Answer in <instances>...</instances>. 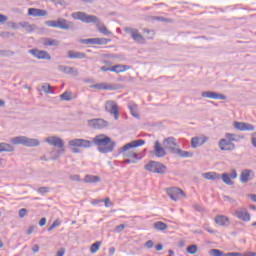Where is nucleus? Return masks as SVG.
I'll list each match as a JSON object with an SVG mask.
<instances>
[{"mask_svg":"<svg viewBox=\"0 0 256 256\" xmlns=\"http://www.w3.org/2000/svg\"><path fill=\"white\" fill-rule=\"evenodd\" d=\"M255 177V174L252 170L245 169L240 174V183H247L248 181H251Z\"/></svg>","mask_w":256,"mask_h":256,"instance_id":"6ab92c4d","label":"nucleus"},{"mask_svg":"<svg viewBox=\"0 0 256 256\" xmlns=\"http://www.w3.org/2000/svg\"><path fill=\"white\" fill-rule=\"evenodd\" d=\"M144 143L145 140L143 139L131 141L130 143H127L123 147H121L119 149V153L120 155H123V157L139 160V153L135 152V149L136 147L143 146Z\"/></svg>","mask_w":256,"mask_h":256,"instance_id":"f03ea898","label":"nucleus"},{"mask_svg":"<svg viewBox=\"0 0 256 256\" xmlns=\"http://www.w3.org/2000/svg\"><path fill=\"white\" fill-rule=\"evenodd\" d=\"M230 178L232 179H237V170L232 169L229 175Z\"/></svg>","mask_w":256,"mask_h":256,"instance_id":"4d7b16f0","label":"nucleus"},{"mask_svg":"<svg viewBox=\"0 0 256 256\" xmlns=\"http://www.w3.org/2000/svg\"><path fill=\"white\" fill-rule=\"evenodd\" d=\"M80 43L84 45H95V38L81 39Z\"/></svg>","mask_w":256,"mask_h":256,"instance_id":"c03bdc74","label":"nucleus"},{"mask_svg":"<svg viewBox=\"0 0 256 256\" xmlns=\"http://www.w3.org/2000/svg\"><path fill=\"white\" fill-rule=\"evenodd\" d=\"M209 138L207 137H193L191 139V147L193 149H197V147H201V145H205V143H207V140Z\"/></svg>","mask_w":256,"mask_h":256,"instance_id":"4be33fe9","label":"nucleus"},{"mask_svg":"<svg viewBox=\"0 0 256 256\" xmlns=\"http://www.w3.org/2000/svg\"><path fill=\"white\" fill-rule=\"evenodd\" d=\"M88 127L92 129H105L109 127V122L102 118H95L87 121Z\"/></svg>","mask_w":256,"mask_h":256,"instance_id":"6e6552de","label":"nucleus"},{"mask_svg":"<svg viewBox=\"0 0 256 256\" xmlns=\"http://www.w3.org/2000/svg\"><path fill=\"white\" fill-rule=\"evenodd\" d=\"M100 70H102V71H104V72L111 71V67L102 66V67L100 68Z\"/></svg>","mask_w":256,"mask_h":256,"instance_id":"774afa93","label":"nucleus"},{"mask_svg":"<svg viewBox=\"0 0 256 256\" xmlns=\"http://www.w3.org/2000/svg\"><path fill=\"white\" fill-rule=\"evenodd\" d=\"M68 59H87V54L73 50L68 51Z\"/></svg>","mask_w":256,"mask_h":256,"instance_id":"393cba45","label":"nucleus"},{"mask_svg":"<svg viewBox=\"0 0 256 256\" xmlns=\"http://www.w3.org/2000/svg\"><path fill=\"white\" fill-rule=\"evenodd\" d=\"M201 97L204 99H220V101H225L227 99L226 95L214 91H204L201 93Z\"/></svg>","mask_w":256,"mask_h":256,"instance_id":"9b49d317","label":"nucleus"},{"mask_svg":"<svg viewBox=\"0 0 256 256\" xmlns=\"http://www.w3.org/2000/svg\"><path fill=\"white\" fill-rule=\"evenodd\" d=\"M42 44L45 45V47H59V40L44 38Z\"/></svg>","mask_w":256,"mask_h":256,"instance_id":"cd10ccee","label":"nucleus"},{"mask_svg":"<svg viewBox=\"0 0 256 256\" xmlns=\"http://www.w3.org/2000/svg\"><path fill=\"white\" fill-rule=\"evenodd\" d=\"M13 145H24V147H39L40 142L35 138H28L26 136H17L11 139Z\"/></svg>","mask_w":256,"mask_h":256,"instance_id":"7ed1b4c3","label":"nucleus"},{"mask_svg":"<svg viewBox=\"0 0 256 256\" xmlns=\"http://www.w3.org/2000/svg\"><path fill=\"white\" fill-rule=\"evenodd\" d=\"M91 89H98L103 91H115L117 87L113 84H107V83H97L90 86Z\"/></svg>","mask_w":256,"mask_h":256,"instance_id":"f3484780","label":"nucleus"},{"mask_svg":"<svg viewBox=\"0 0 256 256\" xmlns=\"http://www.w3.org/2000/svg\"><path fill=\"white\" fill-rule=\"evenodd\" d=\"M99 249H101V241H97L91 245L90 253L95 254Z\"/></svg>","mask_w":256,"mask_h":256,"instance_id":"58836bf2","label":"nucleus"},{"mask_svg":"<svg viewBox=\"0 0 256 256\" xmlns=\"http://www.w3.org/2000/svg\"><path fill=\"white\" fill-rule=\"evenodd\" d=\"M15 151V148H13V146L11 144L8 143H0V153L3 152H7V153H11Z\"/></svg>","mask_w":256,"mask_h":256,"instance_id":"7c9ffc66","label":"nucleus"},{"mask_svg":"<svg viewBox=\"0 0 256 256\" xmlns=\"http://www.w3.org/2000/svg\"><path fill=\"white\" fill-rule=\"evenodd\" d=\"M96 27H98L99 33H102L103 35H111V31H109L107 29V26L101 23V21H99L98 24H96Z\"/></svg>","mask_w":256,"mask_h":256,"instance_id":"2f4dec72","label":"nucleus"},{"mask_svg":"<svg viewBox=\"0 0 256 256\" xmlns=\"http://www.w3.org/2000/svg\"><path fill=\"white\" fill-rule=\"evenodd\" d=\"M225 137L228 141H230L231 143H233V141H238L237 140V135L235 134H231V133H226Z\"/></svg>","mask_w":256,"mask_h":256,"instance_id":"a18cd8bd","label":"nucleus"},{"mask_svg":"<svg viewBox=\"0 0 256 256\" xmlns=\"http://www.w3.org/2000/svg\"><path fill=\"white\" fill-rule=\"evenodd\" d=\"M105 111L110 113V115H114V119L117 121L119 119V106L117 102L113 100H108L105 102Z\"/></svg>","mask_w":256,"mask_h":256,"instance_id":"423d86ee","label":"nucleus"},{"mask_svg":"<svg viewBox=\"0 0 256 256\" xmlns=\"http://www.w3.org/2000/svg\"><path fill=\"white\" fill-rule=\"evenodd\" d=\"M45 25H47V27H55L59 29V20L55 21V20H49L45 22Z\"/></svg>","mask_w":256,"mask_h":256,"instance_id":"37998d69","label":"nucleus"},{"mask_svg":"<svg viewBox=\"0 0 256 256\" xmlns=\"http://www.w3.org/2000/svg\"><path fill=\"white\" fill-rule=\"evenodd\" d=\"M194 209H195V211H199V212L205 211V209L203 208V206H201V205H199V204H195V205H194Z\"/></svg>","mask_w":256,"mask_h":256,"instance_id":"052dcab7","label":"nucleus"},{"mask_svg":"<svg viewBox=\"0 0 256 256\" xmlns=\"http://www.w3.org/2000/svg\"><path fill=\"white\" fill-rule=\"evenodd\" d=\"M38 193H41V194L49 193V187H40V188H38Z\"/></svg>","mask_w":256,"mask_h":256,"instance_id":"864d4df0","label":"nucleus"},{"mask_svg":"<svg viewBox=\"0 0 256 256\" xmlns=\"http://www.w3.org/2000/svg\"><path fill=\"white\" fill-rule=\"evenodd\" d=\"M128 108L132 117H135V119H139V113L137 112V109H138L137 104L131 102L129 103Z\"/></svg>","mask_w":256,"mask_h":256,"instance_id":"c756f323","label":"nucleus"},{"mask_svg":"<svg viewBox=\"0 0 256 256\" xmlns=\"http://www.w3.org/2000/svg\"><path fill=\"white\" fill-rule=\"evenodd\" d=\"M137 161L139 160H137L136 158H126L125 160H123V163H125L126 165H129L130 163L135 164L137 163Z\"/></svg>","mask_w":256,"mask_h":256,"instance_id":"de8ad7c7","label":"nucleus"},{"mask_svg":"<svg viewBox=\"0 0 256 256\" xmlns=\"http://www.w3.org/2000/svg\"><path fill=\"white\" fill-rule=\"evenodd\" d=\"M220 179H222L223 183H225L226 185L234 184V182L231 180V176H229V174L227 173H223L222 176H220Z\"/></svg>","mask_w":256,"mask_h":256,"instance_id":"f704fd0d","label":"nucleus"},{"mask_svg":"<svg viewBox=\"0 0 256 256\" xmlns=\"http://www.w3.org/2000/svg\"><path fill=\"white\" fill-rule=\"evenodd\" d=\"M28 53L33 55V57H36V59H47L48 61H51V55L45 50L31 49Z\"/></svg>","mask_w":256,"mask_h":256,"instance_id":"f8f14e48","label":"nucleus"},{"mask_svg":"<svg viewBox=\"0 0 256 256\" xmlns=\"http://www.w3.org/2000/svg\"><path fill=\"white\" fill-rule=\"evenodd\" d=\"M123 229H125V225L120 224L114 228V231H115V233H121V231H123Z\"/></svg>","mask_w":256,"mask_h":256,"instance_id":"603ef678","label":"nucleus"},{"mask_svg":"<svg viewBox=\"0 0 256 256\" xmlns=\"http://www.w3.org/2000/svg\"><path fill=\"white\" fill-rule=\"evenodd\" d=\"M131 69V66L129 65H123V64H116L111 67L112 73H125V71H129Z\"/></svg>","mask_w":256,"mask_h":256,"instance_id":"b1692460","label":"nucleus"},{"mask_svg":"<svg viewBox=\"0 0 256 256\" xmlns=\"http://www.w3.org/2000/svg\"><path fill=\"white\" fill-rule=\"evenodd\" d=\"M224 201H228L229 203H235L237 204V200L229 197V196H224Z\"/></svg>","mask_w":256,"mask_h":256,"instance_id":"13d9d810","label":"nucleus"},{"mask_svg":"<svg viewBox=\"0 0 256 256\" xmlns=\"http://www.w3.org/2000/svg\"><path fill=\"white\" fill-rule=\"evenodd\" d=\"M103 202L105 207H113V202H111V199L109 197L105 198Z\"/></svg>","mask_w":256,"mask_h":256,"instance_id":"3c124183","label":"nucleus"},{"mask_svg":"<svg viewBox=\"0 0 256 256\" xmlns=\"http://www.w3.org/2000/svg\"><path fill=\"white\" fill-rule=\"evenodd\" d=\"M157 21H162L163 23H171V19H167L164 17H156Z\"/></svg>","mask_w":256,"mask_h":256,"instance_id":"6e6d98bb","label":"nucleus"},{"mask_svg":"<svg viewBox=\"0 0 256 256\" xmlns=\"http://www.w3.org/2000/svg\"><path fill=\"white\" fill-rule=\"evenodd\" d=\"M154 155L158 158H163L165 155H167V152H165V147L161 146V143L159 141H155L154 145Z\"/></svg>","mask_w":256,"mask_h":256,"instance_id":"412c9836","label":"nucleus"},{"mask_svg":"<svg viewBox=\"0 0 256 256\" xmlns=\"http://www.w3.org/2000/svg\"><path fill=\"white\" fill-rule=\"evenodd\" d=\"M153 245H155V242H153V240H148L145 242L144 247L146 249H153Z\"/></svg>","mask_w":256,"mask_h":256,"instance_id":"09e8293b","label":"nucleus"},{"mask_svg":"<svg viewBox=\"0 0 256 256\" xmlns=\"http://www.w3.org/2000/svg\"><path fill=\"white\" fill-rule=\"evenodd\" d=\"M234 216L241 221H251V214H249L247 208H238L235 211Z\"/></svg>","mask_w":256,"mask_h":256,"instance_id":"4468645a","label":"nucleus"},{"mask_svg":"<svg viewBox=\"0 0 256 256\" xmlns=\"http://www.w3.org/2000/svg\"><path fill=\"white\" fill-rule=\"evenodd\" d=\"M225 256H243V255L239 252H230V253H226Z\"/></svg>","mask_w":256,"mask_h":256,"instance_id":"e2e57ef3","label":"nucleus"},{"mask_svg":"<svg viewBox=\"0 0 256 256\" xmlns=\"http://www.w3.org/2000/svg\"><path fill=\"white\" fill-rule=\"evenodd\" d=\"M168 227L169 226L165 222H162V221H158L153 224V229H155V231H166V229H168Z\"/></svg>","mask_w":256,"mask_h":256,"instance_id":"c85d7f7f","label":"nucleus"},{"mask_svg":"<svg viewBox=\"0 0 256 256\" xmlns=\"http://www.w3.org/2000/svg\"><path fill=\"white\" fill-rule=\"evenodd\" d=\"M56 256H65V249L59 250Z\"/></svg>","mask_w":256,"mask_h":256,"instance_id":"338daca9","label":"nucleus"},{"mask_svg":"<svg viewBox=\"0 0 256 256\" xmlns=\"http://www.w3.org/2000/svg\"><path fill=\"white\" fill-rule=\"evenodd\" d=\"M21 27H23L27 33H33V31L35 30V25H31L29 24V22H23L21 23Z\"/></svg>","mask_w":256,"mask_h":256,"instance_id":"c9c22d12","label":"nucleus"},{"mask_svg":"<svg viewBox=\"0 0 256 256\" xmlns=\"http://www.w3.org/2000/svg\"><path fill=\"white\" fill-rule=\"evenodd\" d=\"M58 69L66 75H74V77H77V75H79V70L75 67L60 65Z\"/></svg>","mask_w":256,"mask_h":256,"instance_id":"aec40b11","label":"nucleus"},{"mask_svg":"<svg viewBox=\"0 0 256 256\" xmlns=\"http://www.w3.org/2000/svg\"><path fill=\"white\" fill-rule=\"evenodd\" d=\"M144 169L149 171V173H157L158 175H164V173H167V166L153 160L149 161V163L144 166Z\"/></svg>","mask_w":256,"mask_h":256,"instance_id":"20e7f679","label":"nucleus"},{"mask_svg":"<svg viewBox=\"0 0 256 256\" xmlns=\"http://www.w3.org/2000/svg\"><path fill=\"white\" fill-rule=\"evenodd\" d=\"M166 193L172 201H179L181 197H185V192H183L181 188H177V187L167 188Z\"/></svg>","mask_w":256,"mask_h":256,"instance_id":"0eeeda50","label":"nucleus"},{"mask_svg":"<svg viewBox=\"0 0 256 256\" xmlns=\"http://www.w3.org/2000/svg\"><path fill=\"white\" fill-rule=\"evenodd\" d=\"M47 10H42L39 8H29L28 17H47Z\"/></svg>","mask_w":256,"mask_h":256,"instance_id":"a211bd4d","label":"nucleus"},{"mask_svg":"<svg viewBox=\"0 0 256 256\" xmlns=\"http://www.w3.org/2000/svg\"><path fill=\"white\" fill-rule=\"evenodd\" d=\"M216 225H220V227H225L227 223H229V217L225 215H218L214 219Z\"/></svg>","mask_w":256,"mask_h":256,"instance_id":"a878e982","label":"nucleus"},{"mask_svg":"<svg viewBox=\"0 0 256 256\" xmlns=\"http://www.w3.org/2000/svg\"><path fill=\"white\" fill-rule=\"evenodd\" d=\"M202 177L204 179H207L208 181H217L221 179V175L216 172H207L202 174Z\"/></svg>","mask_w":256,"mask_h":256,"instance_id":"bb28decb","label":"nucleus"},{"mask_svg":"<svg viewBox=\"0 0 256 256\" xmlns=\"http://www.w3.org/2000/svg\"><path fill=\"white\" fill-rule=\"evenodd\" d=\"M71 181H81V177L79 175L70 176Z\"/></svg>","mask_w":256,"mask_h":256,"instance_id":"0e129e2a","label":"nucleus"},{"mask_svg":"<svg viewBox=\"0 0 256 256\" xmlns=\"http://www.w3.org/2000/svg\"><path fill=\"white\" fill-rule=\"evenodd\" d=\"M73 19H76L78 21H82V23H95L98 25L99 18L95 15H89L85 12H74L72 13Z\"/></svg>","mask_w":256,"mask_h":256,"instance_id":"39448f33","label":"nucleus"},{"mask_svg":"<svg viewBox=\"0 0 256 256\" xmlns=\"http://www.w3.org/2000/svg\"><path fill=\"white\" fill-rule=\"evenodd\" d=\"M7 21H9V17L4 14H0V23H5Z\"/></svg>","mask_w":256,"mask_h":256,"instance_id":"5fc2aeb1","label":"nucleus"},{"mask_svg":"<svg viewBox=\"0 0 256 256\" xmlns=\"http://www.w3.org/2000/svg\"><path fill=\"white\" fill-rule=\"evenodd\" d=\"M101 178L99 176L86 175L83 182L84 183H99Z\"/></svg>","mask_w":256,"mask_h":256,"instance_id":"473e14b6","label":"nucleus"},{"mask_svg":"<svg viewBox=\"0 0 256 256\" xmlns=\"http://www.w3.org/2000/svg\"><path fill=\"white\" fill-rule=\"evenodd\" d=\"M174 154L178 155L179 157H183V158L193 157V152L181 150L179 148H177V150L175 151Z\"/></svg>","mask_w":256,"mask_h":256,"instance_id":"72a5a7b5","label":"nucleus"},{"mask_svg":"<svg viewBox=\"0 0 256 256\" xmlns=\"http://www.w3.org/2000/svg\"><path fill=\"white\" fill-rule=\"evenodd\" d=\"M32 251H33V253H39V245H38V244H35V245L32 247Z\"/></svg>","mask_w":256,"mask_h":256,"instance_id":"69168bd1","label":"nucleus"},{"mask_svg":"<svg viewBox=\"0 0 256 256\" xmlns=\"http://www.w3.org/2000/svg\"><path fill=\"white\" fill-rule=\"evenodd\" d=\"M251 143H252V146L255 147L256 149V132L252 134Z\"/></svg>","mask_w":256,"mask_h":256,"instance_id":"bf43d9fd","label":"nucleus"},{"mask_svg":"<svg viewBox=\"0 0 256 256\" xmlns=\"http://www.w3.org/2000/svg\"><path fill=\"white\" fill-rule=\"evenodd\" d=\"M46 143H48V145H52L53 147H57L58 149H63V147H65V143L63 142V139L57 136L47 137Z\"/></svg>","mask_w":256,"mask_h":256,"instance_id":"ddd939ff","label":"nucleus"},{"mask_svg":"<svg viewBox=\"0 0 256 256\" xmlns=\"http://www.w3.org/2000/svg\"><path fill=\"white\" fill-rule=\"evenodd\" d=\"M110 41L111 39L107 38H94V45H107Z\"/></svg>","mask_w":256,"mask_h":256,"instance_id":"4c0bfd02","label":"nucleus"},{"mask_svg":"<svg viewBox=\"0 0 256 256\" xmlns=\"http://www.w3.org/2000/svg\"><path fill=\"white\" fill-rule=\"evenodd\" d=\"M124 31L129 35H131L133 41H135L136 43H143V41H145V38L143 37V35L139 34L138 29L125 27Z\"/></svg>","mask_w":256,"mask_h":256,"instance_id":"9d476101","label":"nucleus"},{"mask_svg":"<svg viewBox=\"0 0 256 256\" xmlns=\"http://www.w3.org/2000/svg\"><path fill=\"white\" fill-rule=\"evenodd\" d=\"M59 225H61V221L59 220H55L52 225L48 228V231L51 232L53 231V229H55V227H59Z\"/></svg>","mask_w":256,"mask_h":256,"instance_id":"49530a36","label":"nucleus"},{"mask_svg":"<svg viewBox=\"0 0 256 256\" xmlns=\"http://www.w3.org/2000/svg\"><path fill=\"white\" fill-rule=\"evenodd\" d=\"M72 97L73 93L67 91L60 95L61 101H71Z\"/></svg>","mask_w":256,"mask_h":256,"instance_id":"ea45409f","label":"nucleus"},{"mask_svg":"<svg viewBox=\"0 0 256 256\" xmlns=\"http://www.w3.org/2000/svg\"><path fill=\"white\" fill-rule=\"evenodd\" d=\"M163 147L170 153H175L177 151V139L175 137H168L163 140Z\"/></svg>","mask_w":256,"mask_h":256,"instance_id":"1a4fd4ad","label":"nucleus"},{"mask_svg":"<svg viewBox=\"0 0 256 256\" xmlns=\"http://www.w3.org/2000/svg\"><path fill=\"white\" fill-rule=\"evenodd\" d=\"M18 215L21 219L27 215V208H22L19 210Z\"/></svg>","mask_w":256,"mask_h":256,"instance_id":"8fccbe9b","label":"nucleus"},{"mask_svg":"<svg viewBox=\"0 0 256 256\" xmlns=\"http://www.w3.org/2000/svg\"><path fill=\"white\" fill-rule=\"evenodd\" d=\"M46 224H47V218H45V217L41 218L39 221L40 227H44V225H46Z\"/></svg>","mask_w":256,"mask_h":256,"instance_id":"680f3d73","label":"nucleus"},{"mask_svg":"<svg viewBox=\"0 0 256 256\" xmlns=\"http://www.w3.org/2000/svg\"><path fill=\"white\" fill-rule=\"evenodd\" d=\"M75 25L73 22L66 20V19H58V29H63L64 31H67L69 29H73Z\"/></svg>","mask_w":256,"mask_h":256,"instance_id":"5701e85b","label":"nucleus"},{"mask_svg":"<svg viewBox=\"0 0 256 256\" xmlns=\"http://www.w3.org/2000/svg\"><path fill=\"white\" fill-rule=\"evenodd\" d=\"M55 88H53L50 84H44L42 86V91H44V93H46V95H49V93H53Z\"/></svg>","mask_w":256,"mask_h":256,"instance_id":"a19ab883","label":"nucleus"},{"mask_svg":"<svg viewBox=\"0 0 256 256\" xmlns=\"http://www.w3.org/2000/svg\"><path fill=\"white\" fill-rule=\"evenodd\" d=\"M92 143L98 147L99 153H113L115 149V141L111 137L105 134L97 135L93 138V141L86 139L75 138L68 142L69 147H83L84 149H89Z\"/></svg>","mask_w":256,"mask_h":256,"instance_id":"f257e3e1","label":"nucleus"},{"mask_svg":"<svg viewBox=\"0 0 256 256\" xmlns=\"http://www.w3.org/2000/svg\"><path fill=\"white\" fill-rule=\"evenodd\" d=\"M218 145L221 151H234L235 149V144L228 140L227 138L220 139Z\"/></svg>","mask_w":256,"mask_h":256,"instance_id":"2eb2a0df","label":"nucleus"},{"mask_svg":"<svg viewBox=\"0 0 256 256\" xmlns=\"http://www.w3.org/2000/svg\"><path fill=\"white\" fill-rule=\"evenodd\" d=\"M199 251V247L195 244H192L186 248V253H189V255H195Z\"/></svg>","mask_w":256,"mask_h":256,"instance_id":"e433bc0d","label":"nucleus"},{"mask_svg":"<svg viewBox=\"0 0 256 256\" xmlns=\"http://www.w3.org/2000/svg\"><path fill=\"white\" fill-rule=\"evenodd\" d=\"M209 255L211 256H225V253L219 249H211L209 251Z\"/></svg>","mask_w":256,"mask_h":256,"instance_id":"79ce46f5","label":"nucleus"},{"mask_svg":"<svg viewBox=\"0 0 256 256\" xmlns=\"http://www.w3.org/2000/svg\"><path fill=\"white\" fill-rule=\"evenodd\" d=\"M234 129L237 131H255V126L247 122H234Z\"/></svg>","mask_w":256,"mask_h":256,"instance_id":"dca6fc26","label":"nucleus"}]
</instances>
